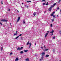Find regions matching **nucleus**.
<instances>
[{
    "instance_id": "obj_1",
    "label": "nucleus",
    "mask_w": 61,
    "mask_h": 61,
    "mask_svg": "<svg viewBox=\"0 0 61 61\" xmlns=\"http://www.w3.org/2000/svg\"><path fill=\"white\" fill-rule=\"evenodd\" d=\"M53 7V6H51V7L49 8V11H51V9Z\"/></svg>"
},
{
    "instance_id": "obj_2",
    "label": "nucleus",
    "mask_w": 61,
    "mask_h": 61,
    "mask_svg": "<svg viewBox=\"0 0 61 61\" xmlns=\"http://www.w3.org/2000/svg\"><path fill=\"white\" fill-rule=\"evenodd\" d=\"M2 22H7V20L5 19H2L1 20Z\"/></svg>"
},
{
    "instance_id": "obj_3",
    "label": "nucleus",
    "mask_w": 61,
    "mask_h": 61,
    "mask_svg": "<svg viewBox=\"0 0 61 61\" xmlns=\"http://www.w3.org/2000/svg\"><path fill=\"white\" fill-rule=\"evenodd\" d=\"M20 17H19L18 18V19H17V23L19 21V20H20Z\"/></svg>"
},
{
    "instance_id": "obj_4",
    "label": "nucleus",
    "mask_w": 61,
    "mask_h": 61,
    "mask_svg": "<svg viewBox=\"0 0 61 61\" xmlns=\"http://www.w3.org/2000/svg\"><path fill=\"white\" fill-rule=\"evenodd\" d=\"M48 33H47L45 35V37H46V36H47V35H48Z\"/></svg>"
},
{
    "instance_id": "obj_5",
    "label": "nucleus",
    "mask_w": 61,
    "mask_h": 61,
    "mask_svg": "<svg viewBox=\"0 0 61 61\" xmlns=\"http://www.w3.org/2000/svg\"><path fill=\"white\" fill-rule=\"evenodd\" d=\"M18 58H16L15 60V61H18Z\"/></svg>"
},
{
    "instance_id": "obj_6",
    "label": "nucleus",
    "mask_w": 61,
    "mask_h": 61,
    "mask_svg": "<svg viewBox=\"0 0 61 61\" xmlns=\"http://www.w3.org/2000/svg\"><path fill=\"white\" fill-rule=\"evenodd\" d=\"M28 51V50H24V52H27Z\"/></svg>"
},
{
    "instance_id": "obj_7",
    "label": "nucleus",
    "mask_w": 61,
    "mask_h": 61,
    "mask_svg": "<svg viewBox=\"0 0 61 61\" xmlns=\"http://www.w3.org/2000/svg\"><path fill=\"white\" fill-rule=\"evenodd\" d=\"M54 31L53 30H52V31L50 32V33H54Z\"/></svg>"
},
{
    "instance_id": "obj_8",
    "label": "nucleus",
    "mask_w": 61,
    "mask_h": 61,
    "mask_svg": "<svg viewBox=\"0 0 61 61\" xmlns=\"http://www.w3.org/2000/svg\"><path fill=\"white\" fill-rule=\"evenodd\" d=\"M48 49H45L44 51H48Z\"/></svg>"
},
{
    "instance_id": "obj_9",
    "label": "nucleus",
    "mask_w": 61,
    "mask_h": 61,
    "mask_svg": "<svg viewBox=\"0 0 61 61\" xmlns=\"http://www.w3.org/2000/svg\"><path fill=\"white\" fill-rule=\"evenodd\" d=\"M23 24H25V20H23Z\"/></svg>"
},
{
    "instance_id": "obj_10",
    "label": "nucleus",
    "mask_w": 61,
    "mask_h": 61,
    "mask_svg": "<svg viewBox=\"0 0 61 61\" xmlns=\"http://www.w3.org/2000/svg\"><path fill=\"white\" fill-rule=\"evenodd\" d=\"M56 5V3H55L54 4V5H53L51 6H52V7H54V6H55V5Z\"/></svg>"
},
{
    "instance_id": "obj_11",
    "label": "nucleus",
    "mask_w": 61,
    "mask_h": 61,
    "mask_svg": "<svg viewBox=\"0 0 61 61\" xmlns=\"http://www.w3.org/2000/svg\"><path fill=\"white\" fill-rule=\"evenodd\" d=\"M17 35V33H15L14 34V36H16Z\"/></svg>"
},
{
    "instance_id": "obj_12",
    "label": "nucleus",
    "mask_w": 61,
    "mask_h": 61,
    "mask_svg": "<svg viewBox=\"0 0 61 61\" xmlns=\"http://www.w3.org/2000/svg\"><path fill=\"white\" fill-rule=\"evenodd\" d=\"M45 53L44 52H42V55H45Z\"/></svg>"
},
{
    "instance_id": "obj_13",
    "label": "nucleus",
    "mask_w": 61,
    "mask_h": 61,
    "mask_svg": "<svg viewBox=\"0 0 61 61\" xmlns=\"http://www.w3.org/2000/svg\"><path fill=\"white\" fill-rule=\"evenodd\" d=\"M49 56V55L47 54L46 55V57H48Z\"/></svg>"
},
{
    "instance_id": "obj_14",
    "label": "nucleus",
    "mask_w": 61,
    "mask_h": 61,
    "mask_svg": "<svg viewBox=\"0 0 61 61\" xmlns=\"http://www.w3.org/2000/svg\"><path fill=\"white\" fill-rule=\"evenodd\" d=\"M29 44V41H28L26 44V45H28Z\"/></svg>"
},
{
    "instance_id": "obj_15",
    "label": "nucleus",
    "mask_w": 61,
    "mask_h": 61,
    "mask_svg": "<svg viewBox=\"0 0 61 61\" xmlns=\"http://www.w3.org/2000/svg\"><path fill=\"white\" fill-rule=\"evenodd\" d=\"M29 58H27V59H26L25 60H26V61H28V60H29Z\"/></svg>"
},
{
    "instance_id": "obj_16",
    "label": "nucleus",
    "mask_w": 61,
    "mask_h": 61,
    "mask_svg": "<svg viewBox=\"0 0 61 61\" xmlns=\"http://www.w3.org/2000/svg\"><path fill=\"white\" fill-rule=\"evenodd\" d=\"M17 50H20V47H18L17 49Z\"/></svg>"
},
{
    "instance_id": "obj_17",
    "label": "nucleus",
    "mask_w": 61,
    "mask_h": 61,
    "mask_svg": "<svg viewBox=\"0 0 61 61\" xmlns=\"http://www.w3.org/2000/svg\"><path fill=\"white\" fill-rule=\"evenodd\" d=\"M3 47H2L1 49V51H2V50H3Z\"/></svg>"
},
{
    "instance_id": "obj_18",
    "label": "nucleus",
    "mask_w": 61,
    "mask_h": 61,
    "mask_svg": "<svg viewBox=\"0 0 61 61\" xmlns=\"http://www.w3.org/2000/svg\"><path fill=\"white\" fill-rule=\"evenodd\" d=\"M23 51H21L20 52V54H23Z\"/></svg>"
},
{
    "instance_id": "obj_19",
    "label": "nucleus",
    "mask_w": 61,
    "mask_h": 61,
    "mask_svg": "<svg viewBox=\"0 0 61 61\" xmlns=\"http://www.w3.org/2000/svg\"><path fill=\"white\" fill-rule=\"evenodd\" d=\"M27 2L28 3V2H29V3H31V1H27Z\"/></svg>"
},
{
    "instance_id": "obj_20",
    "label": "nucleus",
    "mask_w": 61,
    "mask_h": 61,
    "mask_svg": "<svg viewBox=\"0 0 61 61\" xmlns=\"http://www.w3.org/2000/svg\"><path fill=\"white\" fill-rule=\"evenodd\" d=\"M19 37V36H17V37L15 38V39H17L18 38V37Z\"/></svg>"
},
{
    "instance_id": "obj_21",
    "label": "nucleus",
    "mask_w": 61,
    "mask_h": 61,
    "mask_svg": "<svg viewBox=\"0 0 61 61\" xmlns=\"http://www.w3.org/2000/svg\"><path fill=\"white\" fill-rule=\"evenodd\" d=\"M23 47H21V48H20V50H22V49H23Z\"/></svg>"
},
{
    "instance_id": "obj_22",
    "label": "nucleus",
    "mask_w": 61,
    "mask_h": 61,
    "mask_svg": "<svg viewBox=\"0 0 61 61\" xmlns=\"http://www.w3.org/2000/svg\"><path fill=\"white\" fill-rule=\"evenodd\" d=\"M25 7H27V8H28V7L27 6H26V5H25Z\"/></svg>"
},
{
    "instance_id": "obj_23",
    "label": "nucleus",
    "mask_w": 61,
    "mask_h": 61,
    "mask_svg": "<svg viewBox=\"0 0 61 61\" xmlns=\"http://www.w3.org/2000/svg\"><path fill=\"white\" fill-rule=\"evenodd\" d=\"M30 45V46H31V45H32V44H31V43H30L29 44Z\"/></svg>"
},
{
    "instance_id": "obj_24",
    "label": "nucleus",
    "mask_w": 61,
    "mask_h": 61,
    "mask_svg": "<svg viewBox=\"0 0 61 61\" xmlns=\"http://www.w3.org/2000/svg\"><path fill=\"white\" fill-rule=\"evenodd\" d=\"M33 15L35 16V15H36V12H34L33 14Z\"/></svg>"
},
{
    "instance_id": "obj_25",
    "label": "nucleus",
    "mask_w": 61,
    "mask_h": 61,
    "mask_svg": "<svg viewBox=\"0 0 61 61\" xmlns=\"http://www.w3.org/2000/svg\"><path fill=\"white\" fill-rule=\"evenodd\" d=\"M13 54V53L12 52H11L10 53V55H12V54Z\"/></svg>"
},
{
    "instance_id": "obj_26",
    "label": "nucleus",
    "mask_w": 61,
    "mask_h": 61,
    "mask_svg": "<svg viewBox=\"0 0 61 61\" xmlns=\"http://www.w3.org/2000/svg\"><path fill=\"white\" fill-rule=\"evenodd\" d=\"M43 58H44V57L42 56L41 57V60H43Z\"/></svg>"
},
{
    "instance_id": "obj_27",
    "label": "nucleus",
    "mask_w": 61,
    "mask_h": 61,
    "mask_svg": "<svg viewBox=\"0 0 61 61\" xmlns=\"http://www.w3.org/2000/svg\"><path fill=\"white\" fill-rule=\"evenodd\" d=\"M52 22H53L54 21V19H53L51 20Z\"/></svg>"
},
{
    "instance_id": "obj_28",
    "label": "nucleus",
    "mask_w": 61,
    "mask_h": 61,
    "mask_svg": "<svg viewBox=\"0 0 61 61\" xmlns=\"http://www.w3.org/2000/svg\"><path fill=\"white\" fill-rule=\"evenodd\" d=\"M61 2V0H59V1H58V3H60Z\"/></svg>"
},
{
    "instance_id": "obj_29",
    "label": "nucleus",
    "mask_w": 61,
    "mask_h": 61,
    "mask_svg": "<svg viewBox=\"0 0 61 61\" xmlns=\"http://www.w3.org/2000/svg\"><path fill=\"white\" fill-rule=\"evenodd\" d=\"M52 38L53 39H54L55 38V36H54Z\"/></svg>"
},
{
    "instance_id": "obj_30",
    "label": "nucleus",
    "mask_w": 61,
    "mask_h": 61,
    "mask_svg": "<svg viewBox=\"0 0 61 61\" xmlns=\"http://www.w3.org/2000/svg\"><path fill=\"white\" fill-rule=\"evenodd\" d=\"M55 50H53V53H55Z\"/></svg>"
},
{
    "instance_id": "obj_31",
    "label": "nucleus",
    "mask_w": 61,
    "mask_h": 61,
    "mask_svg": "<svg viewBox=\"0 0 61 61\" xmlns=\"http://www.w3.org/2000/svg\"><path fill=\"white\" fill-rule=\"evenodd\" d=\"M52 25H52V24H51V27H52Z\"/></svg>"
},
{
    "instance_id": "obj_32",
    "label": "nucleus",
    "mask_w": 61,
    "mask_h": 61,
    "mask_svg": "<svg viewBox=\"0 0 61 61\" xmlns=\"http://www.w3.org/2000/svg\"><path fill=\"white\" fill-rule=\"evenodd\" d=\"M59 33L60 34V35H61V31H59Z\"/></svg>"
},
{
    "instance_id": "obj_33",
    "label": "nucleus",
    "mask_w": 61,
    "mask_h": 61,
    "mask_svg": "<svg viewBox=\"0 0 61 61\" xmlns=\"http://www.w3.org/2000/svg\"><path fill=\"white\" fill-rule=\"evenodd\" d=\"M53 16L54 17V18L56 17V16H55V15H53Z\"/></svg>"
},
{
    "instance_id": "obj_34",
    "label": "nucleus",
    "mask_w": 61,
    "mask_h": 61,
    "mask_svg": "<svg viewBox=\"0 0 61 61\" xmlns=\"http://www.w3.org/2000/svg\"><path fill=\"white\" fill-rule=\"evenodd\" d=\"M54 15V14H51V16H53Z\"/></svg>"
},
{
    "instance_id": "obj_35",
    "label": "nucleus",
    "mask_w": 61,
    "mask_h": 61,
    "mask_svg": "<svg viewBox=\"0 0 61 61\" xmlns=\"http://www.w3.org/2000/svg\"><path fill=\"white\" fill-rule=\"evenodd\" d=\"M45 3H44L43 4V5H45Z\"/></svg>"
},
{
    "instance_id": "obj_36",
    "label": "nucleus",
    "mask_w": 61,
    "mask_h": 61,
    "mask_svg": "<svg viewBox=\"0 0 61 61\" xmlns=\"http://www.w3.org/2000/svg\"><path fill=\"white\" fill-rule=\"evenodd\" d=\"M22 36V34H20L19 36Z\"/></svg>"
},
{
    "instance_id": "obj_37",
    "label": "nucleus",
    "mask_w": 61,
    "mask_h": 61,
    "mask_svg": "<svg viewBox=\"0 0 61 61\" xmlns=\"http://www.w3.org/2000/svg\"><path fill=\"white\" fill-rule=\"evenodd\" d=\"M17 10V11L18 13H19V11H18V10Z\"/></svg>"
},
{
    "instance_id": "obj_38",
    "label": "nucleus",
    "mask_w": 61,
    "mask_h": 61,
    "mask_svg": "<svg viewBox=\"0 0 61 61\" xmlns=\"http://www.w3.org/2000/svg\"><path fill=\"white\" fill-rule=\"evenodd\" d=\"M42 1L43 2H45L46 1H45V0H42Z\"/></svg>"
},
{
    "instance_id": "obj_39",
    "label": "nucleus",
    "mask_w": 61,
    "mask_h": 61,
    "mask_svg": "<svg viewBox=\"0 0 61 61\" xmlns=\"http://www.w3.org/2000/svg\"><path fill=\"white\" fill-rule=\"evenodd\" d=\"M53 35H54V33H52L51 34V36H53Z\"/></svg>"
},
{
    "instance_id": "obj_40",
    "label": "nucleus",
    "mask_w": 61,
    "mask_h": 61,
    "mask_svg": "<svg viewBox=\"0 0 61 61\" xmlns=\"http://www.w3.org/2000/svg\"><path fill=\"white\" fill-rule=\"evenodd\" d=\"M0 25H3V24H2V23H0Z\"/></svg>"
},
{
    "instance_id": "obj_41",
    "label": "nucleus",
    "mask_w": 61,
    "mask_h": 61,
    "mask_svg": "<svg viewBox=\"0 0 61 61\" xmlns=\"http://www.w3.org/2000/svg\"><path fill=\"white\" fill-rule=\"evenodd\" d=\"M57 9H59V7H58L57 8Z\"/></svg>"
},
{
    "instance_id": "obj_42",
    "label": "nucleus",
    "mask_w": 61,
    "mask_h": 61,
    "mask_svg": "<svg viewBox=\"0 0 61 61\" xmlns=\"http://www.w3.org/2000/svg\"><path fill=\"white\" fill-rule=\"evenodd\" d=\"M55 13V12H54L52 13V14H54Z\"/></svg>"
},
{
    "instance_id": "obj_43",
    "label": "nucleus",
    "mask_w": 61,
    "mask_h": 61,
    "mask_svg": "<svg viewBox=\"0 0 61 61\" xmlns=\"http://www.w3.org/2000/svg\"><path fill=\"white\" fill-rule=\"evenodd\" d=\"M60 12H61L60 13V14H61V9L60 10Z\"/></svg>"
},
{
    "instance_id": "obj_44",
    "label": "nucleus",
    "mask_w": 61,
    "mask_h": 61,
    "mask_svg": "<svg viewBox=\"0 0 61 61\" xmlns=\"http://www.w3.org/2000/svg\"><path fill=\"white\" fill-rule=\"evenodd\" d=\"M42 60V59H40V61H41V60Z\"/></svg>"
},
{
    "instance_id": "obj_45",
    "label": "nucleus",
    "mask_w": 61,
    "mask_h": 61,
    "mask_svg": "<svg viewBox=\"0 0 61 61\" xmlns=\"http://www.w3.org/2000/svg\"><path fill=\"white\" fill-rule=\"evenodd\" d=\"M11 24H12V23H10V25H11V26H12V25H11Z\"/></svg>"
},
{
    "instance_id": "obj_46",
    "label": "nucleus",
    "mask_w": 61,
    "mask_h": 61,
    "mask_svg": "<svg viewBox=\"0 0 61 61\" xmlns=\"http://www.w3.org/2000/svg\"><path fill=\"white\" fill-rule=\"evenodd\" d=\"M41 48H42V49H43V48L42 47H41Z\"/></svg>"
},
{
    "instance_id": "obj_47",
    "label": "nucleus",
    "mask_w": 61,
    "mask_h": 61,
    "mask_svg": "<svg viewBox=\"0 0 61 61\" xmlns=\"http://www.w3.org/2000/svg\"><path fill=\"white\" fill-rule=\"evenodd\" d=\"M36 43H35V46H36Z\"/></svg>"
},
{
    "instance_id": "obj_48",
    "label": "nucleus",
    "mask_w": 61,
    "mask_h": 61,
    "mask_svg": "<svg viewBox=\"0 0 61 61\" xmlns=\"http://www.w3.org/2000/svg\"><path fill=\"white\" fill-rule=\"evenodd\" d=\"M1 3L2 4H3V3H2V1H1Z\"/></svg>"
},
{
    "instance_id": "obj_49",
    "label": "nucleus",
    "mask_w": 61,
    "mask_h": 61,
    "mask_svg": "<svg viewBox=\"0 0 61 61\" xmlns=\"http://www.w3.org/2000/svg\"><path fill=\"white\" fill-rule=\"evenodd\" d=\"M9 11H10V10L9 9Z\"/></svg>"
},
{
    "instance_id": "obj_50",
    "label": "nucleus",
    "mask_w": 61,
    "mask_h": 61,
    "mask_svg": "<svg viewBox=\"0 0 61 61\" xmlns=\"http://www.w3.org/2000/svg\"><path fill=\"white\" fill-rule=\"evenodd\" d=\"M57 17H58V15H57Z\"/></svg>"
},
{
    "instance_id": "obj_51",
    "label": "nucleus",
    "mask_w": 61,
    "mask_h": 61,
    "mask_svg": "<svg viewBox=\"0 0 61 61\" xmlns=\"http://www.w3.org/2000/svg\"><path fill=\"white\" fill-rule=\"evenodd\" d=\"M22 5H24V3H22Z\"/></svg>"
},
{
    "instance_id": "obj_52",
    "label": "nucleus",
    "mask_w": 61,
    "mask_h": 61,
    "mask_svg": "<svg viewBox=\"0 0 61 61\" xmlns=\"http://www.w3.org/2000/svg\"><path fill=\"white\" fill-rule=\"evenodd\" d=\"M44 47L45 48H46V46H44Z\"/></svg>"
},
{
    "instance_id": "obj_53",
    "label": "nucleus",
    "mask_w": 61,
    "mask_h": 61,
    "mask_svg": "<svg viewBox=\"0 0 61 61\" xmlns=\"http://www.w3.org/2000/svg\"><path fill=\"white\" fill-rule=\"evenodd\" d=\"M46 5H48V4H46Z\"/></svg>"
},
{
    "instance_id": "obj_54",
    "label": "nucleus",
    "mask_w": 61,
    "mask_h": 61,
    "mask_svg": "<svg viewBox=\"0 0 61 61\" xmlns=\"http://www.w3.org/2000/svg\"><path fill=\"white\" fill-rule=\"evenodd\" d=\"M30 46H29V48H30Z\"/></svg>"
},
{
    "instance_id": "obj_55",
    "label": "nucleus",
    "mask_w": 61,
    "mask_h": 61,
    "mask_svg": "<svg viewBox=\"0 0 61 61\" xmlns=\"http://www.w3.org/2000/svg\"><path fill=\"white\" fill-rule=\"evenodd\" d=\"M17 31H16V33H17Z\"/></svg>"
},
{
    "instance_id": "obj_56",
    "label": "nucleus",
    "mask_w": 61,
    "mask_h": 61,
    "mask_svg": "<svg viewBox=\"0 0 61 61\" xmlns=\"http://www.w3.org/2000/svg\"><path fill=\"white\" fill-rule=\"evenodd\" d=\"M47 32H48V33H49V31H47Z\"/></svg>"
},
{
    "instance_id": "obj_57",
    "label": "nucleus",
    "mask_w": 61,
    "mask_h": 61,
    "mask_svg": "<svg viewBox=\"0 0 61 61\" xmlns=\"http://www.w3.org/2000/svg\"><path fill=\"white\" fill-rule=\"evenodd\" d=\"M59 61H61V60H60Z\"/></svg>"
},
{
    "instance_id": "obj_58",
    "label": "nucleus",
    "mask_w": 61,
    "mask_h": 61,
    "mask_svg": "<svg viewBox=\"0 0 61 61\" xmlns=\"http://www.w3.org/2000/svg\"><path fill=\"white\" fill-rule=\"evenodd\" d=\"M48 4V2H47V4Z\"/></svg>"
},
{
    "instance_id": "obj_59",
    "label": "nucleus",
    "mask_w": 61,
    "mask_h": 61,
    "mask_svg": "<svg viewBox=\"0 0 61 61\" xmlns=\"http://www.w3.org/2000/svg\"><path fill=\"white\" fill-rule=\"evenodd\" d=\"M29 61V60H28V61Z\"/></svg>"
},
{
    "instance_id": "obj_60",
    "label": "nucleus",
    "mask_w": 61,
    "mask_h": 61,
    "mask_svg": "<svg viewBox=\"0 0 61 61\" xmlns=\"http://www.w3.org/2000/svg\"><path fill=\"white\" fill-rule=\"evenodd\" d=\"M45 12H46V11H45Z\"/></svg>"
},
{
    "instance_id": "obj_61",
    "label": "nucleus",
    "mask_w": 61,
    "mask_h": 61,
    "mask_svg": "<svg viewBox=\"0 0 61 61\" xmlns=\"http://www.w3.org/2000/svg\"><path fill=\"white\" fill-rule=\"evenodd\" d=\"M1 22H0V23Z\"/></svg>"
}]
</instances>
